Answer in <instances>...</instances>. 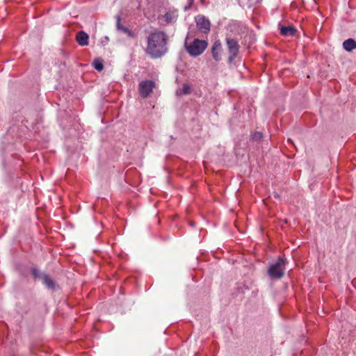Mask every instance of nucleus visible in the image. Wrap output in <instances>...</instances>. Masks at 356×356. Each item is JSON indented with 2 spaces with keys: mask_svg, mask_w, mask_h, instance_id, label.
I'll use <instances>...</instances> for the list:
<instances>
[{
  "mask_svg": "<svg viewBox=\"0 0 356 356\" xmlns=\"http://www.w3.org/2000/svg\"><path fill=\"white\" fill-rule=\"evenodd\" d=\"M167 37L163 32L152 33L148 37L147 52L152 58H159L167 52Z\"/></svg>",
  "mask_w": 356,
  "mask_h": 356,
  "instance_id": "f257e3e1",
  "label": "nucleus"
},
{
  "mask_svg": "<svg viewBox=\"0 0 356 356\" xmlns=\"http://www.w3.org/2000/svg\"><path fill=\"white\" fill-rule=\"evenodd\" d=\"M208 43L204 40L194 39L193 42H188V38L185 41V47L187 52L193 57L202 54L206 49Z\"/></svg>",
  "mask_w": 356,
  "mask_h": 356,
  "instance_id": "f03ea898",
  "label": "nucleus"
},
{
  "mask_svg": "<svg viewBox=\"0 0 356 356\" xmlns=\"http://www.w3.org/2000/svg\"><path fill=\"white\" fill-rule=\"evenodd\" d=\"M285 260L280 257L277 261L270 266L268 274L273 279H280L284 275L285 270Z\"/></svg>",
  "mask_w": 356,
  "mask_h": 356,
  "instance_id": "7ed1b4c3",
  "label": "nucleus"
},
{
  "mask_svg": "<svg viewBox=\"0 0 356 356\" xmlns=\"http://www.w3.org/2000/svg\"><path fill=\"white\" fill-rule=\"evenodd\" d=\"M226 43L229 54L228 61L232 63L238 54L239 45L236 39L228 36L226 38Z\"/></svg>",
  "mask_w": 356,
  "mask_h": 356,
  "instance_id": "20e7f679",
  "label": "nucleus"
},
{
  "mask_svg": "<svg viewBox=\"0 0 356 356\" xmlns=\"http://www.w3.org/2000/svg\"><path fill=\"white\" fill-rule=\"evenodd\" d=\"M177 17V10L173 9L166 11L163 15H160L158 19L161 25H168L175 23Z\"/></svg>",
  "mask_w": 356,
  "mask_h": 356,
  "instance_id": "39448f33",
  "label": "nucleus"
},
{
  "mask_svg": "<svg viewBox=\"0 0 356 356\" xmlns=\"http://www.w3.org/2000/svg\"><path fill=\"white\" fill-rule=\"evenodd\" d=\"M154 83L152 81H143L139 83L138 90L141 97L145 98L152 92Z\"/></svg>",
  "mask_w": 356,
  "mask_h": 356,
  "instance_id": "423d86ee",
  "label": "nucleus"
},
{
  "mask_svg": "<svg viewBox=\"0 0 356 356\" xmlns=\"http://www.w3.org/2000/svg\"><path fill=\"white\" fill-rule=\"evenodd\" d=\"M195 22L198 29L204 33H207L210 31L211 24L209 19H207L203 15H198L195 17Z\"/></svg>",
  "mask_w": 356,
  "mask_h": 356,
  "instance_id": "0eeeda50",
  "label": "nucleus"
},
{
  "mask_svg": "<svg viewBox=\"0 0 356 356\" xmlns=\"http://www.w3.org/2000/svg\"><path fill=\"white\" fill-rule=\"evenodd\" d=\"M32 273L35 277H38L42 280L43 284L47 288L53 289L55 286L54 281L47 275L40 273L38 270L33 269Z\"/></svg>",
  "mask_w": 356,
  "mask_h": 356,
  "instance_id": "6e6552de",
  "label": "nucleus"
},
{
  "mask_svg": "<svg viewBox=\"0 0 356 356\" xmlns=\"http://www.w3.org/2000/svg\"><path fill=\"white\" fill-rule=\"evenodd\" d=\"M221 51H222V44L219 40L216 41L211 49V54L213 59L216 61H219L221 60Z\"/></svg>",
  "mask_w": 356,
  "mask_h": 356,
  "instance_id": "1a4fd4ad",
  "label": "nucleus"
},
{
  "mask_svg": "<svg viewBox=\"0 0 356 356\" xmlns=\"http://www.w3.org/2000/svg\"><path fill=\"white\" fill-rule=\"evenodd\" d=\"M115 17H116V21H117V24H116L117 29L118 31H122V33L127 34L129 37L134 38V33L131 31H130L128 28L123 26L120 24V20H121L120 15H116Z\"/></svg>",
  "mask_w": 356,
  "mask_h": 356,
  "instance_id": "9d476101",
  "label": "nucleus"
},
{
  "mask_svg": "<svg viewBox=\"0 0 356 356\" xmlns=\"http://www.w3.org/2000/svg\"><path fill=\"white\" fill-rule=\"evenodd\" d=\"M78 44L81 46H86L88 44V35L84 31H80L76 34V37Z\"/></svg>",
  "mask_w": 356,
  "mask_h": 356,
  "instance_id": "9b49d317",
  "label": "nucleus"
},
{
  "mask_svg": "<svg viewBox=\"0 0 356 356\" xmlns=\"http://www.w3.org/2000/svg\"><path fill=\"white\" fill-rule=\"evenodd\" d=\"M343 47L347 51H351L352 50L356 49V42L352 38L346 40L343 42Z\"/></svg>",
  "mask_w": 356,
  "mask_h": 356,
  "instance_id": "f8f14e48",
  "label": "nucleus"
},
{
  "mask_svg": "<svg viewBox=\"0 0 356 356\" xmlns=\"http://www.w3.org/2000/svg\"><path fill=\"white\" fill-rule=\"evenodd\" d=\"M296 30L292 26H282L280 33L284 36H292L296 33Z\"/></svg>",
  "mask_w": 356,
  "mask_h": 356,
  "instance_id": "ddd939ff",
  "label": "nucleus"
},
{
  "mask_svg": "<svg viewBox=\"0 0 356 356\" xmlns=\"http://www.w3.org/2000/svg\"><path fill=\"white\" fill-rule=\"evenodd\" d=\"M191 92V86L188 83H184L182 88H178L176 91V95L177 96H181L188 95Z\"/></svg>",
  "mask_w": 356,
  "mask_h": 356,
  "instance_id": "4468645a",
  "label": "nucleus"
},
{
  "mask_svg": "<svg viewBox=\"0 0 356 356\" xmlns=\"http://www.w3.org/2000/svg\"><path fill=\"white\" fill-rule=\"evenodd\" d=\"M92 65L98 71H102L104 68V64L102 63V60L99 59H95L92 62Z\"/></svg>",
  "mask_w": 356,
  "mask_h": 356,
  "instance_id": "2eb2a0df",
  "label": "nucleus"
},
{
  "mask_svg": "<svg viewBox=\"0 0 356 356\" xmlns=\"http://www.w3.org/2000/svg\"><path fill=\"white\" fill-rule=\"evenodd\" d=\"M252 137L254 140H259L262 138V134L261 132H255L252 134Z\"/></svg>",
  "mask_w": 356,
  "mask_h": 356,
  "instance_id": "dca6fc26",
  "label": "nucleus"
},
{
  "mask_svg": "<svg viewBox=\"0 0 356 356\" xmlns=\"http://www.w3.org/2000/svg\"><path fill=\"white\" fill-rule=\"evenodd\" d=\"M188 6H186L184 8V10H187L188 9H189L191 8V6H192V4L194 2V0H188Z\"/></svg>",
  "mask_w": 356,
  "mask_h": 356,
  "instance_id": "f3484780",
  "label": "nucleus"
},
{
  "mask_svg": "<svg viewBox=\"0 0 356 356\" xmlns=\"http://www.w3.org/2000/svg\"><path fill=\"white\" fill-rule=\"evenodd\" d=\"M274 197H279V195H278L277 193H275V194H274Z\"/></svg>",
  "mask_w": 356,
  "mask_h": 356,
  "instance_id": "a211bd4d",
  "label": "nucleus"
}]
</instances>
